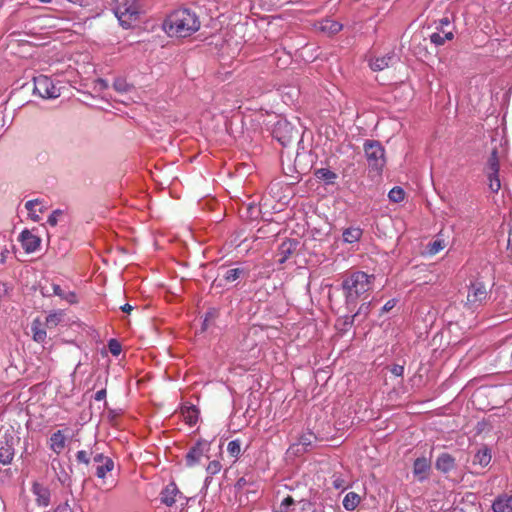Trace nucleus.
<instances>
[{
	"instance_id": "680f3d73",
	"label": "nucleus",
	"mask_w": 512,
	"mask_h": 512,
	"mask_svg": "<svg viewBox=\"0 0 512 512\" xmlns=\"http://www.w3.org/2000/svg\"><path fill=\"white\" fill-rule=\"evenodd\" d=\"M300 502L303 504L302 510H306V509L310 508V506H311V502H309L307 500H301Z\"/></svg>"
},
{
	"instance_id": "1a4fd4ad",
	"label": "nucleus",
	"mask_w": 512,
	"mask_h": 512,
	"mask_svg": "<svg viewBox=\"0 0 512 512\" xmlns=\"http://www.w3.org/2000/svg\"><path fill=\"white\" fill-rule=\"evenodd\" d=\"M15 439L12 435H5L3 440H0V464L8 465L12 462L15 454Z\"/></svg>"
},
{
	"instance_id": "2f4dec72",
	"label": "nucleus",
	"mask_w": 512,
	"mask_h": 512,
	"mask_svg": "<svg viewBox=\"0 0 512 512\" xmlns=\"http://www.w3.org/2000/svg\"><path fill=\"white\" fill-rule=\"evenodd\" d=\"M41 294L44 297H51L56 295L61 298V296H64V290L58 284L52 283L50 286H42Z\"/></svg>"
},
{
	"instance_id": "4c0bfd02",
	"label": "nucleus",
	"mask_w": 512,
	"mask_h": 512,
	"mask_svg": "<svg viewBox=\"0 0 512 512\" xmlns=\"http://www.w3.org/2000/svg\"><path fill=\"white\" fill-rule=\"evenodd\" d=\"M227 451L230 456L238 458L241 453V441L239 439L230 441L227 446Z\"/></svg>"
},
{
	"instance_id": "864d4df0",
	"label": "nucleus",
	"mask_w": 512,
	"mask_h": 512,
	"mask_svg": "<svg viewBox=\"0 0 512 512\" xmlns=\"http://www.w3.org/2000/svg\"><path fill=\"white\" fill-rule=\"evenodd\" d=\"M391 373L397 377H400L403 375L404 373V366L402 365H398V364H395L392 366V368L390 369Z\"/></svg>"
},
{
	"instance_id": "72a5a7b5",
	"label": "nucleus",
	"mask_w": 512,
	"mask_h": 512,
	"mask_svg": "<svg viewBox=\"0 0 512 512\" xmlns=\"http://www.w3.org/2000/svg\"><path fill=\"white\" fill-rule=\"evenodd\" d=\"M222 465L219 461L213 460L206 467V471L209 474L205 479V484L208 485L211 482L212 476L220 472Z\"/></svg>"
},
{
	"instance_id": "cd10ccee",
	"label": "nucleus",
	"mask_w": 512,
	"mask_h": 512,
	"mask_svg": "<svg viewBox=\"0 0 512 512\" xmlns=\"http://www.w3.org/2000/svg\"><path fill=\"white\" fill-rule=\"evenodd\" d=\"M491 461V451L487 447H483L477 451L474 456L473 463L479 464L481 467H486Z\"/></svg>"
},
{
	"instance_id": "3c124183",
	"label": "nucleus",
	"mask_w": 512,
	"mask_h": 512,
	"mask_svg": "<svg viewBox=\"0 0 512 512\" xmlns=\"http://www.w3.org/2000/svg\"><path fill=\"white\" fill-rule=\"evenodd\" d=\"M355 320L358 321V318L354 314H352V315H345L344 316V321H343L344 329H347L348 327H351Z\"/></svg>"
},
{
	"instance_id": "49530a36",
	"label": "nucleus",
	"mask_w": 512,
	"mask_h": 512,
	"mask_svg": "<svg viewBox=\"0 0 512 512\" xmlns=\"http://www.w3.org/2000/svg\"><path fill=\"white\" fill-rule=\"evenodd\" d=\"M60 321V317L59 315H57L56 313L54 314H49L47 317H46V325L48 327H55L57 326V324L59 323Z\"/></svg>"
},
{
	"instance_id": "412c9836",
	"label": "nucleus",
	"mask_w": 512,
	"mask_h": 512,
	"mask_svg": "<svg viewBox=\"0 0 512 512\" xmlns=\"http://www.w3.org/2000/svg\"><path fill=\"white\" fill-rule=\"evenodd\" d=\"M181 414L187 424L193 426L197 423L199 418V410L194 405H185L181 408Z\"/></svg>"
},
{
	"instance_id": "0e129e2a",
	"label": "nucleus",
	"mask_w": 512,
	"mask_h": 512,
	"mask_svg": "<svg viewBox=\"0 0 512 512\" xmlns=\"http://www.w3.org/2000/svg\"><path fill=\"white\" fill-rule=\"evenodd\" d=\"M69 2L73 3V4H78L80 6L84 5V0H68Z\"/></svg>"
},
{
	"instance_id": "bb28decb",
	"label": "nucleus",
	"mask_w": 512,
	"mask_h": 512,
	"mask_svg": "<svg viewBox=\"0 0 512 512\" xmlns=\"http://www.w3.org/2000/svg\"><path fill=\"white\" fill-rule=\"evenodd\" d=\"M492 509L494 512H512V496L496 499Z\"/></svg>"
},
{
	"instance_id": "e433bc0d",
	"label": "nucleus",
	"mask_w": 512,
	"mask_h": 512,
	"mask_svg": "<svg viewBox=\"0 0 512 512\" xmlns=\"http://www.w3.org/2000/svg\"><path fill=\"white\" fill-rule=\"evenodd\" d=\"M317 440V437L313 432H307L300 436L299 445L303 446L305 450L308 447H312L313 443Z\"/></svg>"
},
{
	"instance_id": "de8ad7c7",
	"label": "nucleus",
	"mask_w": 512,
	"mask_h": 512,
	"mask_svg": "<svg viewBox=\"0 0 512 512\" xmlns=\"http://www.w3.org/2000/svg\"><path fill=\"white\" fill-rule=\"evenodd\" d=\"M218 316H219V309L210 308L205 314L206 322L214 321Z\"/></svg>"
},
{
	"instance_id": "473e14b6",
	"label": "nucleus",
	"mask_w": 512,
	"mask_h": 512,
	"mask_svg": "<svg viewBox=\"0 0 512 512\" xmlns=\"http://www.w3.org/2000/svg\"><path fill=\"white\" fill-rule=\"evenodd\" d=\"M372 301H367L361 303L357 311L354 313V315L358 318L359 322H362L366 319V317L369 315L371 311Z\"/></svg>"
},
{
	"instance_id": "6e6d98bb",
	"label": "nucleus",
	"mask_w": 512,
	"mask_h": 512,
	"mask_svg": "<svg viewBox=\"0 0 512 512\" xmlns=\"http://www.w3.org/2000/svg\"><path fill=\"white\" fill-rule=\"evenodd\" d=\"M41 201L39 199H33V200H29L25 203V208L29 211V212H32L33 211V208L34 206L40 204Z\"/></svg>"
},
{
	"instance_id": "f03ea898",
	"label": "nucleus",
	"mask_w": 512,
	"mask_h": 512,
	"mask_svg": "<svg viewBox=\"0 0 512 512\" xmlns=\"http://www.w3.org/2000/svg\"><path fill=\"white\" fill-rule=\"evenodd\" d=\"M374 279V275L363 271L353 272L343 279L341 288L345 297L346 309L349 312H353L361 296L372 289Z\"/></svg>"
},
{
	"instance_id": "f3484780",
	"label": "nucleus",
	"mask_w": 512,
	"mask_h": 512,
	"mask_svg": "<svg viewBox=\"0 0 512 512\" xmlns=\"http://www.w3.org/2000/svg\"><path fill=\"white\" fill-rule=\"evenodd\" d=\"M430 468V461L426 457H419L413 463V474L422 482L428 478Z\"/></svg>"
},
{
	"instance_id": "ddd939ff",
	"label": "nucleus",
	"mask_w": 512,
	"mask_h": 512,
	"mask_svg": "<svg viewBox=\"0 0 512 512\" xmlns=\"http://www.w3.org/2000/svg\"><path fill=\"white\" fill-rule=\"evenodd\" d=\"M398 61V56L394 52H390L385 56L372 59L369 66L373 71H382L388 67L394 66Z\"/></svg>"
},
{
	"instance_id": "8fccbe9b",
	"label": "nucleus",
	"mask_w": 512,
	"mask_h": 512,
	"mask_svg": "<svg viewBox=\"0 0 512 512\" xmlns=\"http://www.w3.org/2000/svg\"><path fill=\"white\" fill-rule=\"evenodd\" d=\"M396 303H397L396 299L388 300L384 304V306L381 308V313L380 314L382 315L383 313H386V312H389L390 310H392L395 307Z\"/></svg>"
},
{
	"instance_id": "6e6552de",
	"label": "nucleus",
	"mask_w": 512,
	"mask_h": 512,
	"mask_svg": "<svg viewBox=\"0 0 512 512\" xmlns=\"http://www.w3.org/2000/svg\"><path fill=\"white\" fill-rule=\"evenodd\" d=\"M211 443L207 440H199L186 454L185 460L188 467H193L200 462V459L210 450Z\"/></svg>"
},
{
	"instance_id": "9b49d317",
	"label": "nucleus",
	"mask_w": 512,
	"mask_h": 512,
	"mask_svg": "<svg viewBox=\"0 0 512 512\" xmlns=\"http://www.w3.org/2000/svg\"><path fill=\"white\" fill-rule=\"evenodd\" d=\"M487 296L488 292L483 282L475 281L471 283L467 295V300L470 304H481L487 299Z\"/></svg>"
},
{
	"instance_id": "2eb2a0df",
	"label": "nucleus",
	"mask_w": 512,
	"mask_h": 512,
	"mask_svg": "<svg viewBox=\"0 0 512 512\" xmlns=\"http://www.w3.org/2000/svg\"><path fill=\"white\" fill-rule=\"evenodd\" d=\"M456 466V459L447 452L439 454L435 461V468L443 474H449Z\"/></svg>"
},
{
	"instance_id": "7ed1b4c3",
	"label": "nucleus",
	"mask_w": 512,
	"mask_h": 512,
	"mask_svg": "<svg viewBox=\"0 0 512 512\" xmlns=\"http://www.w3.org/2000/svg\"><path fill=\"white\" fill-rule=\"evenodd\" d=\"M365 157L370 171L380 175L386 164L385 149L378 140H366L363 144Z\"/></svg>"
},
{
	"instance_id": "4468645a",
	"label": "nucleus",
	"mask_w": 512,
	"mask_h": 512,
	"mask_svg": "<svg viewBox=\"0 0 512 512\" xmlns=\"http://www.w3.org/2000/svg\"><path fill=\"white\" fill-rule=\"evenodd\" d=\"M19 240L26 253L35 252L39 248L41 243V239L38 236L32 234L27 229L21 232Z\"/></svg>"
},
{
	"instance_id": "603ef678",
	"label": "nucleus",
	"mask_w": 512,
	"mask_h": 512,
	"mask_svg": "<svg viewBox=\"0 0 512 512\" xmlns=\"http://www.w3.org/2000/svg\"><path fill=\"white\" fill-rule=\"evenodd\" d=\"M54 512H73L71 506L69 505L68 501L66 500L64 503L59 504Z\"/></svg>"
},
{
	"instance_id": "f8f14e48",
	"label": "nucleus",
	"mask_w": 512,
	"mask_h": 512,
	"mask_svg": "<svg viewBox=\"0 0 512 512\" xmlns=\"http://www.w3.org/2000/svg\"><path fill=\"white\" fill-rule=\"evenodd\" d=\"M92 459L97 464L95 474L100 479L105 478L106 474L114 469V461L103 453H95Z\"/></svg>"
},
{
	"instance_id": "9d476101",
	"label": "nucleus",
	"mask_w": 512,
	"mask_h": 512,
	"mask_svg": "<svg viewBox=\"0 0 512 512\" xmlns=\"http://www.w3.org/2000/svg\"><path fill=\"white\" fill-rule=\"evenodd\" d=\"M180 500H185L177 485L174 482L169 483L160 493V501L168 507Z\"/></svg>"
},
{
	"instance_id": "69168bd1",
	"label": "nucleus",
	"mask_w": 512,
	"mask_h": 512,
	"mask_svg": "<svg viewBox=\"0 0 512 512\" xmlns=\"http://www.w3.org/2000/svg\"><path fill=\"white\" fill-rule=\"evenodd\" d=\"M98 82H99V84H100L102 87H104V88L108 87V84H107L106 80L99 79V80H98Z\"/></svg>"
},
{
	"instance_id": "c9c22d12",
	"label": "nucleus",
	"mask_w": 512,
	"mask_h": 512,
	"mask_svg": "<svg viewBox=\"0 0 512 512\" xmlns=\"http://www.w3.org/2000/svg\"><path fill=\"white\" fill-rule=\"evenodd\" d=\"M404 197H405V192L404 190L399 187V186H395L393 187L389 193H388V198L390 201L394 202V203H399L401 201L404 200Z\"/></svg>"
},
{
	"instance_id": "a18cd8bd",
	"label": "nucleus",
	"mask_w": 512,
	"mask_h": 512,
	"mask_svg": "<svg viewBox=\"0 0 512 512\" xmlns=\"http://www.w3.org/2000/svg\"><path fill=\"white\" fill-rule=\"evenodd\" d=\"M295 504V500L292 496L284 498L280 504V512H288V508Z\"/></svg>"
},
{
	"instance_id": "052dcab7",
	"label": "nucleus",
	"mask_w": 512,
	"mask_h": 512,
	"mask_svg": "<svg viewBox=\"0 0 512 512\" xmlns=\"http://www.w3.org/2000/svg\"><path fill=\"white\" fill-rule=\"evenodd\" d=\"M120 309L125 313H129L132 311L133 307L130 304L126 303L123 306H121Z\"/></svg>"
},
{
	"instance_id": "37998d69",
	"label": "nucleus",
	"mask_w": 512,
	"mask_h": 512,
	"mask_svg": "<svg viewBox=\"0 0 512 512\" xmlns=\"http://www.w3.org/2000/svg\"><path fill=\"white\" fill-rule=\"evenodd\" d=\"M108 349L112 355L118 356L121 353V344L116 339H110L108 342Z\"/></svg>"
},
{
	"instance_id": "a211bd4d",
	"label": "nucleus",
	"mask_w": 512,
	"mask_h": 512,
	"mask_svg": "<svg viewBox=\"0 0 512 512\" xmlns=\"http://www.w3.org/2000/svg\"><path fill=\"white\" fill-rule=\"evenodd\" d=\"M32 492L36 496L38 506L47 507L50 504V490L42 484L35 482L32 485Z\"/></svg>"
},
{
	"instance_id": "09e8293b",
	"label": "nucleus",
	"mask_w": 512,
	"mask_h": 512,
	"mask_svg": "<svg viewBox=\"0 0 512 512\" xmlns=\"http://www.w3.org/2000/svg\"><path fill=\"white\" fill-rule=\"evenodd\" d=\"M58 480L60 481V483L63 486H67V487L71 486V479L65 471H62L61 474H58Z\"/></svg>"
},
{
	"instance_id": "b1692460",
	"label": "nucleus",
	"mask_w": 512,
	"mask_h": 512,
	"mask_svg": "<svg viewBox=\"0 0 512 512\" xmlns=\"http://www.w3.org/2000/svg\"><path fill=\"white\" fill-rule=\"evenodd\" d=\"M315 177L327 185H332L337 179V174L328 168H319L315 170Z\"/></svg>"
},
{
	"instance_id": "ea45409f",
	"label": "nucleus",
	"mask_w": 512,
	"mask_h": 512,
	"mask_svg": "<svg viewBox=\"0 0 512 512\" xmlns=\"http://www.w3.org/2000/svg\"><path fill=\"white\" fill-rule=\"evenodd\" d=\"M94 454H95L94 452L89 453L85 450H80L76 453V461L78 463L88 466L91 461V456Z\"/></svg>"
},
{
	"instance_id": "79ce46f5",
	"label": "nucleus",
	"mask_w": 512,
	"mask_h": 512,
	"mask_svg": "<svg viewBox=\"0 0 512 512\" xmlns=\"http://www.w3.org/2000/svg\"><path fill=\"white\" fill-rule=\"evenodd\" d=\"M444 248H445L444 241L440 240V239H436L429 244V253L436 254L439 251L443 250Z\"/></svg>"
},
{
	"instance_id": "20e7f679",
	"label": "nucleus",
	"mask_w": 512,
	"mask_h": 512,
	"mask_svg": "<svg viewBox=\"0 0 512 512\" xmlns=\"http://www.w3.org/2000/svg\"><path fill=\"white\" fill-rule=\"evenodd\" d=\"M141 7L137 0L126 1L118 4L114 9L115 16L118 18L123 28H130L132 23L137 21L140 15Z\"/></svg>"
},
{
	"instance_id": "5fc2aeb1",
	"label": "nucleus",
	"mask_w": 512,
	"mask_h": 512,
	"mask_svg": "<svg viewBox=\"0 0 512 512\" xmlns=\"http://www.w3.org/2000/svg\"><path fill=\"white\" fill-rule=\"evenodd\" d=\"M61 299H64L69 303H75L76 302V294L71 291H69V292L64 291V296H61Z\"/></svg>"
},
{
	"instance_id": "5701e85b",
	"label": "nucleus",
	"mask_w": 512,
	"mask_h": 512,
	"mask_svg": "<svg viewBox=\"0 0 512 512\" xmlns=\"http://www.w3.org/2000/svg\"><path fill=\"white\" fill-rule=\"evenodd\" d=\"M454 31L455 27H452V29L448 30L445 33L441 32H434L430 35V41L435 46H442L445 44L446 41H450L454 38Z\"/></svg>"
},
{
	"instance_id": "a878e982",
	"label": "nucleus",
	"mask_w": 512,
	"mask_h": 512,
	"mask_svg": "<svg viewBox=\"0 0 512 512\" xmlns=\"http://www.w3.org/2000/svg\"><path fill=\"white\" fill-rule=\"evenodd\" d=\"M453 18V14L447 12L441 19L434 22L435 29L441 33H445L448 30L452 29V27H455L452 24Z\"/></svg>"
},
{
	"instance_id": "c03bdc74",
	"label": "nucleus",
	"mask_w": 512,
	"mask_h": 512,
	"mask_svg": "<svg viewBox=\"0 0 512 512\" xmlns=\"http://www.w3.org/2000/svg\"><path fill=\"white\" fill-rule=\"evenodd\" d=\"M64 212L60 209L54 210L48 217L47 223L51 226H56L58 223L59 217L63 216Z\"/></svg>"
},
{
	"instance_id": "bf43d9fd",
	"label": "nucleus",
	"mask_w": 512,
	"mask_h": 512,
	"mask_svg": "<svg viewBox=\"0 0 512 512\" xmlns=\"http://www.w3.org/2000/svg\"><path fill=\"white\" fill-rule=\"evenodd\" d=\"M507 248L512 250V227L510 228L508 233Z\"/></svg>"
},
{
	"instance_id": "e2e57ef3",
	"label": "nucleus",
	"mask_w": 512,
	"mask_h": 512,
	"mask_svg": "<svg viewBox=\"0 0 512 512\" xmlns=\"http://www.w3.org/2000/svg\"><path fill=\"white\" fill-rule=\"evenodd\" d=\"M210 323L211 322H206V319L204 318L203 323H202V331L207 330L209 325H210Z\"/></svg>"
},
{
	"instance_id": "338daca9",
	"label": "nucleus",
	"mask_w": 512,
	"mask_h": 512,
	"mask_svg": "<svg viewBox=\"0 0 512 512\" xmlns=\"http://www.w3.org/2000/svg\"><path fill=\"white\" fill-rule=\"evenodd\" d=\"M30 216H31L32 220H34V221H38L39 220V216L32 214V212H30Z\"/></svg>"
},
{
	"instance_id": "f704fd0d",
	"label": "nucleus",
	"mask_w": 512,
	"mask_h": 512,
	"mask_svg": "<svg viewBox=\"0 0 512 512\" xmlns=\"http://www.w3.org/2000/svg\"><path fill=\"white\" fill-rule=\"evenodd\" d=\"M113 88L120 93H126L133 89V86L129 84L124 78H116L113 83Z\"/></svg>"
},
{
	"instance_id": "58836bf2",
	"label": "nucleus",
	"mask_w": 512,
	"mask_h": 512,
	"mask_svg": "<svg viewBox=\"0 0 512 512\" xmlns=\"http://www.w3.org/2000/svg\"><path fill=\"white\" fill-rule=\"evenodd\" d=\"M488 180H489V188L492 192H498L501 188V183L499 179V173H493L487 172Z\"/></svg>"
},
{
	"instance_id": "aec40b11",
	"label": "nucleus",
	"mask_w": 512,
	"mask_h": 512,
	"mask_svg": "<svg viewBox=\"0 0 512 512\" xmlns=\"http://www.w3.org/2000/svg\"><path fill=\"white\" fill-rule=\"evenodd\" d=\"M235 492L237 494L243 493H255V482L252 477L247 478L246 476L240 477L235 483Z\"/></svg>"
},
{
	"instance_id": "39448f33",
	"label": "nucleus",
	"mask_w": 512,
	"mask_h": 512,
	"mask_svg": "<svg viewBox=\"0 0 512 512\" xmlns=\"http://www.w3.org/2000/svg\"><path fill=\"white\" fill-rule=\"evenodd\" d=\"M273 137L284 147L298 139L299 131L286 119L278 120L272 131Z\"/></svg>"
},
{
	"instance_id": "4be33fe9",
	"label": "nucleus",
	"mask_w": 512,
	"mask_h": 512,
	"mask_svg": "<svg viewBox=\"0 0 512 512\" xmlns=\"http://www.w3.org/2000/svg\"><path fill=\"white\" fill-rule=\"evenodd\" d=\"M363 230L360 227L351 226L344 229L342 233L343 241L348 244L356 243L362 237Z\"/></svg>"
},
{
	"instance_id": "7c9ffc66",
	"label": "nucleus",
	"mask_w": 512,
	"mask_h": 512,
	"mask_svg": "<svg viewBox=\"0 0 512 512\" xmlns=\"http://www.w3.org/2000/svg\"><path fill=\"white\" fill-rule=\"evenodd\" d=\"M359 503H360V497L355 492L347 493L343 499V506L346 510H349V511L354 510L358 506Z\"/></svg>"
},
{
	"instance_id": "6ab92c4d",
	"label": "nucleus",
	"mask_w": 512,
	"mask_h": 512,
	"mask_svg": "<svg viewBox=\"0 0 512 512\" xmlns=\"http://www.w3.org/2000/svg\"><path fill=\"white\" fill-rule=\"evenodd\" d=\"M66 445V437L61 430L54 432L49 439V446L56 454H60Z\"/></svg>"
},
{
	"instance_id": "393cba45",
	"label": "nucleus",
	"mask_w": 512,
	"mask_h": 512,
	"mask_svg": "<svg viewBox=\"0 0 512 512\" xmlns=\"http://www.w3.org/2000/svg\"><path fill=\"white\" fill-rule=\"evenodd\" d=\"M319 30L329 35L338 33L342 29V25L332 19H325L319 23Z\"/></svg>"
},
{
	"instance_id": "dca6fc26",
	"label": "nucleus",
	"mask_w": 512,
	"mask_h": 512,
	"mask_svg": "<svg viewBox=\"0 0 512 512\" xmlns=\"http://www.w3.org/2000/svg\"><path fill=\"white\" fill-rule=\"evenodd\" d=\"M299 241L296 239H286L278 247V262L283 264L296 251Z\"/></svg>"
},
{
	"instance_id": "4d7b16f0",
	"label": "nucleus",
	"mask_w": 512,
	"mask_h": 512,
	"mask_svg": "<svg viewBox=\"0 0 512 512\" xmlns=\"http://www.w3.org/2000/svg\"><path fill=\"white\" fill-rule=\"evenodd\" d=\"M106 394H107V393H106V389H105V388H103V389H101V390H99V391H97V392L95 393V395H94V399H95L96 401H102V400H104V399L106 398Z\"/></svg>"
},
{
	"instance_id": "423d86ee",
	"label": "nucleus",
	"mask_w": 512,
	"mask_h": 512,
	"mask_svg": "<svg viewBox=\"0 0 512 512\" xmlns=\"http://www.w3.org/2000/svg\"><path fill=\"white\" fill-rule=\"evenodd\" d=\"M33 83V94L43 99H55L60 96V89L57 88L52 79L46 75L35 76Z\"/></svg>"
},
{
	"instance_id": "13d9d810",
	"label": "nucleus",
	"mask_w": 512,
	"mask_h": 512,
	"mask_svg": "<svg viewBox=\"0 0 512 512\" xmlns=\"http://www.w3.org/2000/svg\"><path fill=\"white\" fill-rule=\"evenodd\" d=\"M9 253L8 249H3L0 253V264H4L6 262L7 255Z\"/></svg>"
},
{
	"instance_id": "c756f323",
	"label": "nucleus",
	"mask_w": 512,
	"mask_h": 512,
	"mask_svg": "<svg viewBox=\"0 0 512 512\" xmlns=\"http://www.w3.org/2000/svg\"><path fill=\"white\" fill-rule=\"evenodd\" d=\"M40 326H41V322L39 319H35L31 325V331L33 333V340L38 343L44 342L47 337L46 331L44 329H42Z\"/></svg>"
},
{
	"instance_id": "f257e3e1",
	"label": "nucleus",
	"mask_w": 512,
	"mask_h": 512,
	"mask_svg": "<svg viewBox=\"0 0 512 512\" xmlns=\"http://www.w3.org/2000/svg\"><path fill=\"white\" fill-rule=\"evenodd\" d=\"M200 25L195 11L189 8H180L165 18L162 27L169 37L186 38L197 32Z\"/></svg>"
},
{
	"instance_id": "a19ab883",
	"label": "nucleus",
	"mask_w": 512,
	"mask_h": 512,
	"mask_svg": "<svg viewBox=\"0 0 512 512\" xmlns=\"http://www.w3.org/2000/svg\"><path fill=\"white\" fill-rule=\"evenodd\" d=\"M260 213V209L257 207L256 204L250 203L246 206V217L250 219H256L258 218Z\"/></svg>"
},
{
	"instance_id": "0eeeda50",
	"label": "nucleus",
	"mask_w": 512,
	"mask_h": 512,
	"mask_svg": "<svg viewBox=\"0 0 512 512\" xmlns=\"http://www.w3.org/2000/svg\"><path fill=\"white\" fill-rule=\"evenodd\" d=\"M248 275V271L241 267L226 269L219 268L218 276L213 280L211 287L215 289H222L227 283H233Z\"/></svg>"
},
{
	"instance_id": "c85d7f7f",
	"label": "nucleus",
	"mask_w": 512,
	"mask_h": 512,
	"mask_svg": "<svg viewBox=\"0 0 512 512\" xmlns=\"http://www.w3.org/2000/svg\"><path fill=\"white\" fill-rule=\"evenodd\" d=\"M500 163H499V157H498V150L497 148H493L491 151V154L487 160L486 169L487 172L493 173H499Z\"/></svg>"
}]
</instances>
